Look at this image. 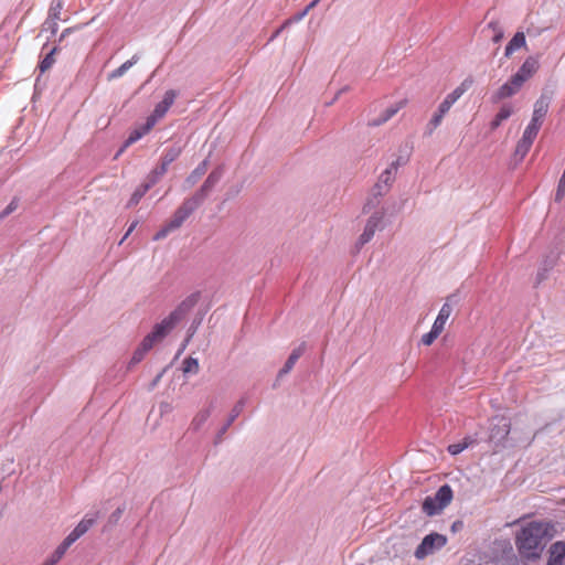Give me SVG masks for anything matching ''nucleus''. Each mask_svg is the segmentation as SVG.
Returning <instances> with one entry per match:
<instances>
[{"label": "nucleus", "instance_id": "nucleus-1", "mask_svg": "<svg viewBox=\"0 0 565 565\" xmlns=\"http://www.w3.org/2000/svg\"><path fill=\"white\" fill-rule=\"evenodd\" d=\"M548 531V524L543 522H531L524 525L515 537V545L520 555L527 559L539 558Z\"/></svg>", "mask_w": 565, "mask_h": 565}, {"label": "nucleus", "instance_id": "nucleus-2", "mask_svg": "<svg viewBox=\"0 0 565 565\" xmlns=\"http://www.w3.org/2000/svg\"><path fill=\"white\" fill-rule=\"evenodd\" d=\"M199 300L198 294L188 296L181 303L160 323L156 324L152 332L146 338L156 344L162 341L171 330L194 308Z\"/></svg>", "mask_w": 565, "mask_h": 565}, {"label": "nucleus", "instance_id": "nucleus-3", "mask_svg": "<svg viewBox=\"0 0 565 565\" xmlns=\"http://www.w3.org/2000/svg\"><path fill=\"white\" fill-rule=\"evenodd\" d=\"M199 198L186 199L181 206L174 212L171 220L162 226V228L154 235L156 241L163 239L171 232H174L184 223V221L200 206Z\"/></svg>", "mask_w": 565, "mask_h": 565}, {"label": "nucleus", "instance_id": "nucleus-4", "mask_svg": "<svg viewBox=\"0 0 565 565\" xmlns=\"http://www.w3.org/2000/svg\"><path fill=\"white\" fill-rule=\"evenodd\" d=\"M452 489L448 484L441 486L433 497H427L423 502V511L431 516L439 514L452 500Z\"/></svg>", "mask_w": 565, "mask_h": 565}, {"label": "nucleus", "instance_id": "nucleus-5", "mask_svg": "<svg viewBox=\"0 0 565 565\" xmlns=\"http://www.w3.org/2000/svg\"><path fill=\"white\" fill-rule=\"evenodd\" d=\"M447 543V537L439 533L426 535L415 551V557L423 559L435 551L440 550Z\"/></svg>", "mask_w": 565, "mask_h": 565}, {"label": "nucleus", "instance_id": "nucleus-6", "mask_svg": "<svg viewBox=\"0 0 565 565\" xmlns=\"http://www.w3.org/2000/svg\"><path fill=\"white\" fill-rule=\"evenodd\" d=\"M551 95L543 93L540 98L534 104L533 115L530 124L527 125L529 128H532L534 130H540L543 119L546 116L551 103Z\"/></svg>", "mask_w": 565, "mask_h": 565}, {"label": "nucleus", "instance_id": "nucleus-7", "mask_svg": "<svg viewBox=\"0 0 565 565\" xmlns=\"http://www.w3.org/2000/svg\"><path fill=\"white\" fill-rule=\"evenodd\" d=\"M177 98V92L173 89H169L166 92L163 99L156 105L152 114L148 117L149 120H153V125L157 124L158 120L162 119L169 108L174 103V99Z\"/></svg>", "mask_w": 565, "mask_h": 565}, {"label": "nucleus", "instance_id": "nucleus-8", "mask_svg": "<svg viewBox=\"0 0 565 565\" xmlns=\"http://www.w3.org/2000/svg\"><path fill=\"white\" fill-rule=\"evenodd\" d=\"M382 220H383V215L380 214V213H374L373 215H371L365 224V227H364V231L363 233L360 235L359 237V241L358 243L360 245H364L366 243H369L375 232L380 228H382Z\"/></svg>", "mask_w": 565, "mask_h": 565}, {"label": "nucleus", "instance_id": "nucleus-9", "mask_svg": "<svg viewBox=\"0 0 565 565\" xmlns=\"http://www.w3.org/2000/svg\"><path fill=\"white\" fill-rule=\"evenodd\" d=\"M537 130H534L532 128H525L523 136L519 140L514 152V156L518 157L519 160H522L526 156V153L531 149L534 139L537 136Z\"/></svg>", "mask_w": 565, "mask_h": 565}, {"label": "nucleus", "instance_id": "nucleus-10", "mask_svg": "<svg viewBox=\"0 0 565 565\" xmlns=\"http://www.w3.org/2000/svg\"><path fill=\"white\" fill-rule=\"evenodd\" d=\"M244 406H245V399L244 398H241L232 408L231 411V414L228 416V419L226 420V423L220 428V430L217 431L216 436H215V441L214 444L217 445V444H221L222 440H223V437L224 435L226 434L227 429L230 428V426L233 424V422L241 415V413L243 412L244 409Z\"/></svg>", "mask_w": 565, "mask_h": 565}, {"label": "nucleus", "instance_id": "nucleus-11", "mask_svg": "<svg viewBox=\"0 0 565 565\" xmlns=\"http://www.w3.org/2000/svg\"><path fill=\"white\" fill-rule=\"evenodd\" d=\"M510 433V425L504 418H500L498 424L493 425L490 433V439L495 445H504V441Z\"/></svg>", "mask_w": 565, "mask_h": 565}, {"label": "nucleus", "instance_id": "nucleus-12", "mask_svg": "<svg viewBox=\"0 0 565 565\" xmlns=\"http://www.w3.org/2000/svg\"><path fill=\"white\" fill-rule=\"evenodd\" d=\"M222 173L221 171H213L209 174L200 190L192 195L193 198H199L200 204L203 203L205 198L209 195V193L212 191V189L217 184V182L221 180Z\"/></svg>", "mask_w": 565, "mask_h": 565}, {"label": "nucleus", "instance_id": "nucleus-13", "mask_svg": "<svg viewBox=\"0 0 565 565\" xmlns=\"http://www.w3.org/2000/svg\"><path fill=\"white\" fill-rule=\"evenodd\" d=\"M98 518L99 513L97 511L87 513L73 530V542L83 536L96 523Z\"/></svg>", "mask_w": 565, "mask_h": 565}, {"label": "nucleus", "instance_id": "nucleus-14", "mask_svg": "<svg viewBox=\"0 0 565 565\" xmlns=\"http://www.w3.org/2000/svg\"><path fill=\"white\" fill-rule=\"evenodd\" d=\"M154 127L153 125V120H149L147 118L146 120V124L142 125L141 127L139 128H136L134 131H131V134L129 135V137L127 138V140L125 141L122 148L119 150L118 154H120L121 152H124V150L131 146L132 143H135L136 141H138L139 139H141L145 135H147L152 128Z\"/></svg>", "mask_w": 565, "mask_h": 565}, {"label": "nucleus", "instance_id": "nucleus-15", "mask_svg": "<svg viewBox=\"0 0 565 565\" xmlns=\"http://www.w3.org/2000/svg\"><path fill=\"white\" fill-rule=\"evenodd\" d=\"M547 565H563L565 558V542L557 541L550 547Z\"/></svg>", "mask_w": 565, "mask_h": 565}, {"label": "nucleus", "instance_id": "nucleus-16", "mask_svg": "<svg viewBox=\"0 0 565 565\" xmlns=\"http://www.w3.org/2000/svg\"><path fill=\"white\" fill-rule=\"evenodd\" d=\"M405 105V100H401L394 105H391L387 107L379 117L374 118L369 122L370 126H380L387 120H390L394 115L398 113L399 109H402Z\"/></svg>", "mask_w": 565, "mask_h": 565}, {"label": "nucleus", "instance_id": "nucleus-17", "mask_svg": "<svg viewBox=\"0 0 565 565\" xmlns=\"http://www.w3.org/2000/svg\"><path fill=\"white\" fill-rule=\"evenodd\" d=\"M390 188L377 181L372 189V198L367 200L363 207V212H369L374 209L379 203V198L383 196L388 192Z\"/></svg>", "mask_w": 565, "mask_h": 565}, {"label": "nucleus", "instance_id": "nucleus-18", "mask_svg": "<svg viewBox=\"0 0 565 565\" xmlns=\"http://www.w3.org/2000/svg\"><path fill=\"white\" fill-rule=\"evenodd\" d=\"M471 85L472 79L466 78L459 86L449 93L443 102L451 108V106L470 88Z\"/></svg>", "mask_w": 565, "mask_h": 565}, {"label": "nucleus", "instance_id": "nucleus-19", "mask_svg": "<svg viewBox=\"0 0 565 565\" xmlns=\"http://www.w3.org/2000/svg\"><path fill=\"white\" fill-rule=\"evenodd\" d=\"M471 85L472 79L466 78L459 86L449 93L443 102L451 108V106L470 88Z\"/></svg>", "mask_w": 565, "mask_h": 565}, {"label": "nucleus", "instance_id": "nucleus-20", "mask_svg": "<svg viewBox=\"0 0 565 565\" xmlns=\"http://www.w3.org/2000/svg\"><path fill=\"white\" fill-rule=\"evenodd\" d=\"M471 85L472 79L466 78L459 86L449 93L443 102L451 108V106L470 88Z\"/></svg>", "mask_w": 565, "mask_h": 565}, {"label": "nucleus", "instance_id": "nucleus-21", "mask_svg": "<svg viewBox=\"0 0 565 565\" xmlns=\"http://www.w3.org/2000/svg\"><path fill=\"white\" fill-rule=\"evenodd\" d=\"M305 348H306V344L301 343L298 348L294 349V351L289 355L288 360L286 361L284 367L279 371V373H278L279 377H282L284 375L288 374L292 370V367L296 364V362L298 361V359L305 352Z\"/></svg>", "mask_w": 565, "mask_h": 565}, {"label": "nucleus", "instance_id": "nucleus-22", "mask_svg": "<svg viewBox=\"0 0 565 565\" xmlns=\"http://www.w3.org/2000/svg\"><path fill=\"white\" fill-rule=\"evenodd\" d=\"M539 70V58L534 56H529L524 63L521 65L519 73L521 76H523L526 81L531 78L536 71Z\"/></svg>", "mask_w": 565, "mask_h": 565}, {"label": "nucleus", "instance_id": "nucleus-23", "mask_svg": "<svg viewBox=\"0 0 565 565\" xmlns=\"http://www.w3.org/2000/svg\"><path fill=\"white\" fill-rule=\"evenodd\" d=\"M452 312V307L449 302H445L443 307L439 310V313L437 318L434 321L433 328L438 330L439 332H443L445 329V324L447 320L449 319L450 315Z\"/></svg>", "mask_w": 565, "mask_h": 565}, {"label": "nucleus", "instance_id": "nucleus-24", "mask_svg": "<svg viewBox=\"0 0 565 565\" xmlns=\"http://www.w3.org/2000/svg\"><path fill=\"white\" fill-rule=\"evenodd\" d=\"M526 46L525 34L523 32H516L511 41L505 46L504 55L510 57L516 50Z\"/></svg>", "mask_w": 565, "mask_h": 565}, {"label": "nucleus", "instance_id": "nucleus-25", "mask_svg": "<svg viewBox=\"0 0 565 565\" xmlns=\"http://www.w3.org/2000/svg\"><path fill=\"white\" fill-rule=\"evenodd\" d=\"M154 344L150 341V339L145 338L141 342V344L135 350L132 358L129 362V367L138 364L146 353L152 349Z\"/></svg>", "mask_w": 565, "mask_h": 565}, {"label": "nucleus", "instance_id": "nucleus-26", "mask_svg": "<svg viewBox=\"0 0 565 565\" xmlns=\"http://www.w3.org/2000/svg\"><path fill=\"white\" fill-rule=\"evenodd\" d=\"M71 546V534L64 537L63 542L56 547V550L52 553L50 557H47L50 561H53V564L56 565L62 557L65 555L67 550Z\"/></svg>", "mask_w": 565, "mask_h": 565}, {"label": "nucleus", "instance_id": "nucleus-27", "mask_svg": "<svg viewBox=\"0 0 565 565\" xmlns=\"http://www.w3.org/2000/svg\"><path fill=\"white\" fill-rule=\"evenodd\" d=\"M520 90V88L514 87L511 81L504 83L494 94V100H501L508 97L513 96Z\"/></svg>", "mask_w": 565, "mask_h": 565}, {"label": "nucleus", "instance_id": "nucleus-28", "mask_svg": "<svg viewBox=\"0 0 565 565\" xmlns=\"http://www.w3.org/2000/svg\"><path fill=\"white\" fill-rule=\"evenodd\" d=\"M206 170H207V161L204 160L186 178L185 184L188 185V188H191L192 185H194L201 179V177L206 172Z\"/></svg>", "mask_w": 565, "mask_h": 565}, {"label": "nucleus", "instance_id": "nucleus-29", "mask_svg": "<svg viewBox=\"0 0 565 565\" xmlns=\"http://www.w3.org/2000/svg\"><path fill=\"white\" fill-rule=\"evenodd\" d=\"M512 114L513 109L511 106H502L490 124L491 130H495L502 124V121L507 120Z\"/></svg>", "mask_w": 565, "mask_h": 565}, {"label": "nucleus", "instance_id": "nucleus-30", "mask_svg": "<svg viewBox=\"0 0 565 565\" xmlns=\"http://www.w3.org/2000/svg\"><path fill=\"white\" fill-rule=\"evenodd\" d=\"M138 62V56L134 55L131 60L126 61L118 68L114 70L108 74V79H115L121 77L130 67H132Z\"/></svg>", "mask_w": 565, "mask_h": 565}, {"label": "nucleus", "instance_id": "nucleus-31", "mask_svg": "<svg viewBox=\"0 0 565 565\" xmlns=\"http://www.w3.org/2000/svg\"><path fill=\"white\" fill-rule=\"evenodd\" d=\"M212 413L211 408L201 409L198 412V414L193 417L191 422V427L194 430L201 429V427L206 423V420L210 418Z\"/></svg>", "mask_w": 565, "mask_h": 565}, {"label": "nucleus", "instance_id": "nucleus-32", "mask_svg": "<svg viewBox=\"0 0 565 565\" xmlns=\"http://www.w3.org/2000/svg\"><path fill=\"white\" fill-rule=\"evenodd\" d=\"M199 369V361L195 358H186L182 363V371L184 374H196Z\"/></svg>", "mask_w": 565, "mask_h": 565}, {"label": "nucleus", "instance_id": "nucleus-33", "mask_svg": "<svg viewBox=\"0 0 565 565\" xmlns=\"http://www.w3.org/2000/svg\"><path fill=\"white\" fill-rule=\"evenodd\" d=\"M180 153L181 148L179 147H172L168 149L161 159V163L168 168L169 164L172 163L180 156Z\"/></svg>", "mask_w": 565, "mask_h": 565}, {"label": "nucleus", "instance_id": "nucleus-34", "mask_svg": "<svg viewBox=\"0 0 565 565\" xmlns=\"http://www.w3.org/2000/svg\"><path fill=\"white\" fill-rule=\"evenodd\" d=\"M57 49L54 46L51 49V51L45 55V57L41 61L39 67L41 73H44L47 71L55 62L54 54L56 53Z\"/></svg>", "mask_w": 565, "mask_h": 565}, {"label": "nucleus", "instance_id": "nucleus-35", "mask_svg": "<svg viewBox=\"0 0 565 565\" xmlns=\"http://www.w3.org/2000/svg\"><path fill=\"white\" fill-rule=\"evenodd\" d=\"M443 119H444V117L440 116V114L435 113L426 126L425 135L431 136L434 134V131L439 127Z\"/></svg>", "mask_w": 565, "mask_h": 565}, {"label": "nucleus", "instance_id": "nucleus-36", "mask_svg": "<svg viewBox=\"0 0 565 565\" xmlns=\"http://www.w3.org/2000/svg\"><path fill=\"white\" fill-rule=\"evenodd\" d=\"M472 443H473V440L470 437H467L461 443L449 445L448 451L451 455H458L461 451H463L466 448H468Z\"/></svg>", "mask_w": 565, "mask_h": 565}, {"label": "nucleus", "instance_id": "nucleus-37", "mask_svg": "<svg viewBox=\"0 0 565 565\" xmlns=\"http://www.w3.org/2000/svg\"><path fill=\"white\" fill-rule=\"evenodd\" d=\"M396 172L392 170L390 167H387L379 177V180L381 183L385 184L386 186L391 188L395 180Z\"/></svg>", "mask_w": 565, "mask_h": 565}, {"label": "nucleus", "instance_id": "nucleus-38", "mask_svg": "<svg viewBox=\"0 0 565 565\" xmlns=\"http://www.w3.org/2000/svg\"><path fill=\"white\" fill-rule=\"evenodd\" d=\"M149 191V184H141L131 195L129 200V205H136L139 203L141 198Z\"/></svg>", "mask_w": 565, "mask_h": 565}, {"label": "nucleus", "instance_id": "nucleus-39", "mask_svg": "<svg viewBox=\"0 0 565 565\" xmlns=\"http://www.w3.org/2000/svg\"><path fill=\"white\" fill-rule=\"evenodd\" d=\"M556 259H557V255H553L551 257H547L544 260L543 268L537 274L539 281H541V280H543L545 278V273L555 265Z\"/></svg>", "mask_w": 565, "mask_h": 565}, {"label": "nucleus", "instance_id": "nucleus-40", "mask_svg": "<svg viewBox=\"0 0 565 565\" xmlns=\"http://www.w3.org/2000/svg\"><path fill=\"white\" fill-rule=\"evenodd\" d=\"M62 7L63 6H62V2L60 0L53 1L52 4H51L50 11H49V18L57 20V21H60V20L66 21V18L65 19L61 18Z\"/></svg>", "mask_w": 565, "mask_h": 565}, {"label": "nucleus", "instance_id": "nucleus-41", "mask_svg": "<svg viewBox=\"0 0 565 565\" xmlns=\"http://www.w3.org/2000/svg\"><path fill=\"white\" fill-rule=\"evenodd\" d=\"M57 31V20L51 19L47 17V19L44 21L42 25V30L39 34L41 36L45 32H50L52 35L55 34Z\"/></svg>", "mask_w": 565, "mask_h": 565}, {"label": "nucleus", "instance_id": "nucleus-42", "mask_svg": "<svg viewBox=\"0 0 565 565\" xmlns=\"http://www.w3.org/2000/svg\"><path fill=\"white\" fill-rule=\"evenodd\" d=\"M440 333L441 332L431 327V330L422 337L420 342L424 345H430L439 337Z\"/></svg>", "mask_w": 565, "mask_h": 565}, {"label": "nucleus", "instance_id": "nucleus-43", "mask_svg": "<svg viewBox=\"0 0 565 565\" xmlns=\"http://www.w3.org/2000/svg\"><path fill=\"white\" fill-rule=\"evenodd\" d=\"M19 206V199L13 198L12 201L8 204V206L0 213V221L6 218L8 215L13 213Z\"/></svg>", "mask_w": 565, "mask_h": 565}, {"label": "nucleus", "instance_id": "nucleus-44", "mask_svg": "<svg viewBox=\"0 0 565 565\" xmlns=\"http://www.w3.org/2000/svg\"><path fill=\"white\" fill-rule=\"evenodd\" d=\"M407 160H408V156L407 154L406 156H399L388 167L396 172L398 167L405 164L407 162Z\"/></svg>", "mask_w": 565, "mask_h": 565}, {"label": "nucleus", "instance_id": "nucleus-45", "mask_svg": "<svg viewBox=\"0 0 565 565\" xmlns=\"http://www.w3.org/2000/svg\"><path fill=\"white\" fill-rule=\"evenodd\" d=\"M510 81L513 83L514 87H516V88H521L522 85L526 82V79L523 76H521L519 73H515L511 77Z\"/></svg>", "mask_w": 565, "mask_h": 565}, {"label": "nucleus", "instance_id": "nucleus-46", "mask_svg": "<svg viewBox=\"0 0 565 565\" xmlns=\"http://www.w3.org/2000/svg\"><path fill=\"white\" fill-rule=\"evenodd\" d=\"M320 2V0H313L311 1L307 7L306 9L298 15V20H301L303 17H306L310 10H312L318 3Z\"/></svg>", "mask_w": 565, "mask_h": 565}, {"label": "nucleus", "instance_id": "nucleus-47", "mask_svg": "<svg viewBox=\"0 0 565 565\" xmlns=\"http://www.w3.org/2000/svg\"><path fill=\"white\" fill-rule=\"evenodd\" d=\"M565 195V185L563 186V183L558 182L555 200L561 201Z\"/></svg>", "mask_w": 565, "mask_h": 565}, {"label": "nucleus", "instance_id": "nucleus-48", "mask_svg": "<svg viewBox=\"0 0 565 565\" xmlns=\"http://www.w3.org/2000/svg\"><path fill=\"white\" fill-rule=\"evenodd\" d=\"M122 512H124V509H122V508H118V509H116V510L111 513V515H110V518H109L110 522L116 523V522L120 519V516H121Z\"/></svg>", "mask_w": 565, "mask_h": 565}, {"label": "nucleus", "instance_id": "nucleus-49", "mask_svg": "<svg viewBox=\"0 0 565 565\" xmlns=\"http://www.w3.org/2000/svg\"><path fill=\"white\" fill-rule=\"evenodd\" d=\"M168 168L164 164H160L156 169H153L151 172L154 173L158 178H161L166 172Z\"/></svg>", "mask_w": 565, "mask_h": 565}, {"label": "nucleus", "instance_id": "nucleus-50", "mask_svg": "<svg viewBox=\"0 0 565 565\" xmlns=\"http://www.w3.org/2000/svg\"><path fill=\"white\" fill-rule=\"evenodd\" d=\"M450 107L446 105L444 102H441L438 106L437 114H440V116L445 117V115L449 111Z\"/></svg>", "mask_w": 565, "mask_h": 565}, {"label": "nucleus", "instance_id": "nucleus-51", "mask_svg": "<svg viewBox=\"0 0 565 565\" xmlns=\"http://www.w3.org/2000/svg\"><path fill=\"white\" fill-rule=\"evenodd\" d=\"M160 178H158L154 173L150 172L148 178H147V182L145 184H149V189L154 185L158 181H159Z\"/></svg>", "mask_w": 565, "mask_h": 565}, {"label": "nucleus", "instance_id": "nucleus-52", "mask_svg": "<svg viewBox=\"0 0 565 565\" xmlns=\"http://www.w3.org/2000/svg\"><path fill=\"white\" fill-rule=\"evenodd\" d=\"M171 411H172V405L170 403L162 402L160 404V413L161 414L169 413Z\"/></svg>", "mask_w": 565, "mask_h": 565}, {"label": "nucleus", "instance_id": "nucleus-53", "mask_svg": "<svg viewBox=\"0 0 565 565\" xmlns=\"http://www.w3.org/2000/svg\"><path fill=\"white\" fill-rule=\"evenodd\" d=\"M163 373L164 371L160 372L154 379L153 381L151 382V385H150V390H152L153 387H156L158 385V383L161 381L162 376H163Z\"/></svg>", "mask_w": 565, "mask_h": 565}, {"label": "nucleus", "instance_id": "nucleus-54", "mask_svg": "<svg viewBox=\"0 0 565 565\" xmlns=\"http://www.w3.org/2000/svg\"><path fill=\"white\" fill-rule=\"evenodd\" d=\"M502 38H503V32H502V31H499V32L494 35V38H493V42L498 43V42H500V41L502 40Z\"/></svg>", "mask_w": 565, "mask_h": 565}, {"label": "nucleus", "instance_id": "nucleus-55", "mask_svg": "<svg viewBox=\"0 0 565 565\" xmlns=\"http://www.w3.org/2000/svg\"><path fill=\"white\" fill-rule=\"evenodd\" d=\"M136 226H137V222L132 223V224L129 226V228H128V231H127L126 235L124 236V239L130 235V233L135 230V227H136Z\"/></svg>", "mask_w": 565, "mask_h": 565}, {"label": "nucleus", "instance_id": "nucleus-56", "mask_svg": "<svg viewBox=\"0 0 565 565\" xmlns=\"http://www.w3.org/2000/svg\"><path fill=\"white\" fill-rule=\"evenodd\" d=\"M70 28H66L63 30L62 34H61V40L64 39L66 36V34L70 32Z\"/></svg>", "mask_w": 565, "mask_h": 565}, {"label": "nucleus", "instance_id": "nucleus-57", "mask_svg": "<svg viewBox=\"0 0 565 565\" xmlns=\"http://www.w3.org/2000/svg\"><path fill=\"white\" fill-rule=\"evenodd\" d=\"M559 182L563 183V186L565 185V169H564L563 175L559 179Z\"/></svg>", "mask_w": 565, "mask_h": 565}, {"label": "nucleus", "instance_id": "nucleus-58", "mask_svg": "<svg viewBox=\"0 0 565 565\" xmlns=\"http://www.w3.org/2000/svg\"><path fill=\"white\" fill-rule=\"evenodd\" d=\"M42 565H54V564H53V561H50L49 558H46Z\"/></svg>", "mask_w": 565, "mask_h": 565}, {"label": "nucleus", "instance_id": "nucleus-59", "mask_svg": "<svg viewBox=\"0 0 565 565\" xmlns=\"http://www.w3.org/2000/svg\"><path fill=\"white\" fill-rule=\"evenodd\" d=\"M344 90H345V88H343V89H341V90H338V94H337V96L334 97V99H333V100H335V99L339 97V95H340L342 92H344Z\"/></svg>", "mask_w": 565, "mask_h": 565}, {"label": "nucleus", "instance_id": "nucleus-60", "mask_svg": "<svg viewBox=\"0 0 565 565\" xmlns=\"http://www.w3.org/2000/svg\"><path fill=\"white\" fill-rule=\"evenodd\" d=\"M489 26H490V28H493V30H494V29H495V26H497V24H495L494 22H491V23L489 24Z\"/></svg>", "mask_w": 565, "mask_h": 565}]
</instances>
